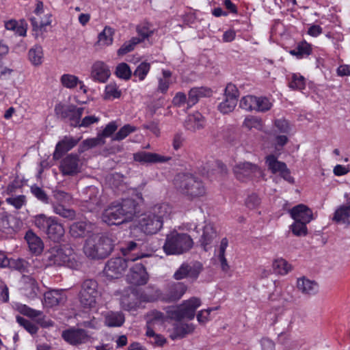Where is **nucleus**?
Here are the masks:
<instances>
[{
    "instance_id": "obj_1",
    "label": "nucleus",
    "mask_w": 350,
    "mask_h": 350,
    "mask_svg": "<svg viewBox=\"0 0 350 350\" xmlns=\"http://www.w3.org/2000/svg\"><path fill=\"white\" fill-rule=\"evenodd\" d=\"M137 204L132 199L110 204L103 213L102 220L108 225H119L133 219L136 216Z\"/></svg>"
},
{
    "instance_id": "obj_2",
    "label": "nucleus",
    "mask_w": 350,
    "mask_h": 350,
    "mask_svg": "<svg viewBox=\"0 0 350 350\" xmlns=\"http://www.w3.org/2000/svg\"><path fill=\"white\" fill-rule=\"evenodd\" d=\"M172 212L167 204H157L140 215L138 221L139 230L146 234H157L163 228V220Z\"/></svg>"
},
{
    "instance_id": "obj_3",
    "label": "nucleus",
    "mask_w": 350,
    "mask_h": 350,
    "mask_svg": "<svg viewBox=\"0 0 350 350\" xmlns=\"http://www.w3.org/2000/svg\"><path fill=\"white\" fill-rule=\"evenodd\" d=\"M116 241L112 234H93L86 240L83 251L92 259L105 258L112 252Z\"/></svg>"
},
{
    "instance_id": "obj_4",
    "label": "nucleus",
    "mask_w": 350,
    "mask_h": 350,
    "mask_svg": "<svg viewBox=\"0 0 350 350\" xmlns=\"http://www.w3.org/2000/svg\"><path fill=\"white\" fill-rule=\"evenodd\" d=\"M140 297L142 301L152 302L161 299L165 302H173L180 299L187 291L183 282H173L167 284L163 291L158 288H148Z\"/></svg>"
},
{
    "instance_id": "obj_5",
    "label": "nucleus",
    "mask_w": 350,
    "mask_h": 350,
    "mask_svg": "<svg viewBox=\"0 0 350 350\" xmlns=\"http://www.w3.org/2000/svg\"><path fill=\"white\" fill-rule=\"evenodd\" d=\"M33 222L51 241L57 243L63 241L65 229L56 217H48L43 213L38 214L33 217Z\"/></svg>"
},
{
    "instance_id": "obj_6",
    "label": "nucleus",
    "mask_w": 350,
    "mask_h": 350,
    "mask_svg": "<svg viewBox=\"0 0 350 350\" xmlns=\"http://www.w3.org/2000/svg\"><path fill=\"white\" fill-rule=\"evenodd\" d=\"M46 266H66L71 269L77 267L75 254L68 247H53L46 252L43 256Z\"/></svg>"
},
{
    "instance_id": "obj_7",
    "label": "nucleus",
    "mask_w": 350,
    "mask_h": 350,
    "mask_svg": "<svg viewBox=\"0 0 350 350\" xmlns=\"http://www.w3.org/2000/svg\"><path fill=\"white\" fill-rule=\"evenodd\" d=\"M176 188L183 194L190 198L202 196L206 189L201 180L189 174H179L174 179Z\"/></svg>"
},
{
    "instance_id": "obj_8",
    "label": "nucleus",
    "mask_w": 350,
    "mask_h": 350,
    "mask_svg": "<svg viewBox=\"0 0 350 350\" xmlns=\"http://www.w3.org/2000/svg\"><path fill=\"white\" fill-rule=\"evenodd\" d=\"M193 245V239L187 234L172 232L167 235L163 248L166 254L174 255L189 251Z\"/></svg>"
},
{
    "instance_id": "obj_9",
    "label": "nucleus",
    "mask_w": 350,
    "mask_h": 350,
    "mask_svg": "<svg viewBox=\"0 0 350 350\" xmlns=\"http://www.w3.org/2000/svg\"><path fill=\"white\" fill-rule=\"evenodd\" d=\"M84 108L73 105L58 103L55 107L56 116L69 123L71 126L77 127L83 113Z\"/></svg>"
},
{
    "instance_id": "obj_10",
    "label": "nucleus",
    "mask_w": 350,
    "mask_h": 350,
    "mask_svg": "<svg viewBox=\"0 0 350 350\" xmlns=\"http://www.w3.org/2000/svg\"><path fill=\"white\" fill-rule=\"evenodd\" d=\"M100 295L98 284L94 280H85L81 284L79 300L85 308H93L96 306V299Z\"/></svg>"
},
{
    "instance_id": "obj_11",
    "label": "nucleus",
    "mask_w": 350,
    "mask_h": 350,
    "mask_svg": "<svg viewBox=\"0 0 350 350\" xmlns=\"http://www.w3.org/2000/svg\"><path fill=\"white\" fill-rule=\"evenodd\" d=\"M139 256L135 258L128 257L126 259L122 257L113 258L109 260L105 267L104 272L110 278H118L122 275L129 266V262H133Z\"/></svg>"
},
{
    "instance_id": "obj_12",
    "label": "nucleus",
    "mask_w": 350,
    "mask_h": 350,
    "mask_svg": "<svg viewBox=\"0 0 350 350\" xmlns=\"http://www.w3.org/2000/svg\"><path fill=\"white\" fill-rule=\"evenodd\" d=\"M103 204L99 189L94 186L85 188L82 200V206L88 211H95L100 208Z\"/></svg>"
},
{
    "instance_id": "obj_13",
    "label": "nucleus",
    "mask_w": 350,
    "mask_h": 350,
    "mask_svg": "<svg viewBox=\"0 0 350 350\" xmlns=\"http://www.w3.org/2000/svg\"><path fill=\"white\" fill-rule=\"evenodd\" d=\"M82 163L77 154H69L60 163L59 170L64 176H75L81 172Z\"/></svg>"
},
{
    "instance_id": "obj_14",
    "label": "nucleus",
    "mask_w": 350,
    "mask_h": 350,
    "mask_svg": "<svg viewBox=\"0 0 350 350\" xmlns=\"http://www.w3.org/2000/svg\"><path fill=\"white\" fill-rule=\"evenodd\" d=\"M233 172L237 178L241 181L252 178L256 174L260 173L259 167L250 162L237 164L233 168Z\"/></svg>"
},
{
    "instance_id": "obj_15",
    "label": "nucleus",
    "mask_w": 350,
    "mask_h": 350,
    "mask_svg": "<svg viewBox=\"0 0 350 350\" xmlns=\"http://www.w3.org/2000/svg\"><path fill=\"white\" fill-rule=\"evenodd\" d=\"M127 280L133 285H144L148 282V275L144 266L139 262L131 267L130 272L127 275Z\"/></svg>"
},
{
    "instance_id": "obj_16",
    "label": "nucleus",
    "mask_w": 350,
    "mask_h": 350,
    "mask_svg": "<svg viewBox=\"0 0 350 350\" xmlns=\"http://www.w3.org/2000/svg\"><path fill=\"white\" fill-rule=\"evenodd\" d=\"M62 336L65 341L72 345H79L87 342L90 336L83 329H69L62 332Z\"/></svg>"
},
{
    "instance_id": "obj_17",
    "label": "nucleus",
    "mask_w": 350,
    "mask_h": 350,
    "mask_svg": "<svg viewBox=\"0 0 350 350\" xmlns=\"http://www.w3.org/2000/svg\"><path fill=\"white\" fill-rule=\"evenodd\" d=\"M111 75L109 67L102 61L95 62L91 67L90 78L95 82L105 83Z\"/></svg>"
},
{
    "instance_id": "obj_18",
    "label": "nucleus",
    "mask_w": 350,
    "mask_h": 350,
    "mask_svg": "<svg viewBox=\"0 0 350 350\" xmlns=\"http://www.w3.org/2000/svg\"><path fill=\"white\" fill-rule=\"evenodd\" d=\"M202 270L200 263H195L193 265L183 264L174 273V278L177 280H182L185 278H197Z\"/></svg>"
},
{
    "instance_id": "obj_19",
    "label": "nucleus",
    "mask_w": 350,
    "mask_h": 350,
    "mask_svg": "<svg viewBox=\"0 0 350 350\" xmlns=\"http://www.w3.org/2000/svg\"><path fill=\"white\" fill-rule=\"evenodd\" d=\"M133 159L141 163H154L167 162L171 159V157L157 153L141 151L133 154Z\"/></svg>"
},
{
    "instance_id": "obj_20",
    "label": "nucleus",
    "mask_w": 350,
    "mask_h": 350,
    "mask_svg": "<svg viewBox=\"0 0 350 350\" xmlns=\"http://www.w3.org/2000/svg\"><path fill=\"white\" fill-rule=\"evenodd\" d=\"M79 139H75L71 136H64V138L56 144L53 152V159H59L64 154L72 149L79 142Z\"/></svg>"
},
{
    "instance_id": "obj_21",
    "label": "nucleus",
    "mask_w": 350,
    "mask_h": 350,
    "mask_svg": "<svg viewBox=\"0 0 350 350\" xmlns=\"http://www.w3.org/2000/svg\"><path fill=\"white\" fill-rule=\"evenodd\" d=\"M289 212L294 221L310 223L313 219L312 210L303 204L294 206Z\"/></svg>"
},
{
    "instance_id": "obj_22",
    "label": "nucleus",
    "mask_w": 350,
    "mask_h": 350,
    "mask_svg": "<svg viewBox=\"0 0 350 350\" xmlns=\"http://www.w3.org/2000/svg\"><path fill=\"white\" fill-rule=\"evenodd\" d=\"M21 282L23 283L22 293L29 299H34L39 291L36 280L30 276L23 275Z\"/></svg>"
},
{
    "instance_id": "obj_23",
    "label": "nucleus",
    "mask_w": 350,
    "mask_h": 350,
    "mask_svg": "<svg viewBox=\"0 0 350 350\" xmlns=\"http://www.w3.org/2000/svg\"><path fill=\"white\" fill-rule=\"evenodd\" d=\"M201 306V300L198 297H191L187 300L184 301L180 307L182 312L185 319L191 320L194 318L196 310Z\"/></svg>"
},
{
    "instance_id": "obj_24",
    "label": "nucleus",
    "mask_w": 350,
    "mask_h": 350,
    "mask_svg": "<svg viewBox=\"0 0 350 350\" xmlns=\"http://www.w3.org/2000/svg\"><path fill=\"white\" fill-rule=\"evenodd\" d=\"M44 303L49 307H53L66 302V296L63 290H51L44 294Z\"/></svg>"
},
{
    "instance_id": "obj_25",
    "label": "nucleus",
    "mask_w": 350,
    "mask_h": 350,
    "mask_svg": "<svg viewBox=\"0 0 350 350\" xmlns=\"http://www.w3.org/2000/svg\"><path fill=\"white\" fill-rule=\"evenodd\" d=\"M205 125V120L204 116L199 112H196L189 115L185 120V128L191 131L202 129Z\"/></svg>"
},
{
    "instance_id": "obj_26",
    "label": "nucleus",
    "mask_w": 350,
    "mask_h": 350,
    "mask_svg": "<svg viewBox=\"0 0 350 350\" xmlns=\"http://www.w3.org/2000/svg\"><path fill=\"white\" fill-rule=\"evenodd\" d=\"M146 329H154L156 325H161L167 321V317L163 312L157 310L149 311L145 316Z\"/></svg>"
},
{
    "instance_id": "obj_27",
    "label": "nucleus",
    "mask_w": 350,
    "mask_h": 350,
    "mask_svg": "<svg viewBox=\"0 0 350 350\" xmlns=\"http://www.w3.org/2000/svg\"><path fill=\"white\" fill-rule=\"evenodd\" d=\"M92 230L91 223L80 221L74 222L70 226L69 232L72 237L80 238L86 236Z\"/></svg>"
},
{
    "instance_id": "obj_28",
    "label": "nucleus",
    "mask_w": 350,
    "mask_h": 350,
    "mask_svg": "<svg viewBox=\"0 0 350 350\" xmlns=\"http://www.w3.org/2000/svg\"><path fill=\"white\" fill-rule=\"evenodd\" d=\"M25 239L32 253L39 254L42 252L44 247L43 242L32 230H29L26 232Z\"/></svg>"
},
{
    "instance_id": "obj_29",
    "label": "nucleus",
    "mask_w": 350,
    "mask_h": 350,
    "mask_svg": "<svg viewBox=\"0 0 350 350\" xmlns=\"http://www.w3.org/2000/svg\"><path fill=\"white\" fill-rule=\"evenodd\" d=\"M217 237V232L213 226L208 223L203 226V233L200 240L201 245L205 251H207L209 246L213 243L214 239Z\"/></svg>"
},
{
    "instance_id": "obj_30",
    "label": "nucleus",
    "mask_w": 350,
    "mask_h": 350,
    "mask_svg": "<svg viewBox=\"0 0 350 350\" xmlns=\"http://www.w3.org/2000/svg\"><path fill=\"white\" fill-rule=\"evenodd\" d=\"M195 329V325L192 323H176L173 327V332L170 335L172 340L183 338L187 334H191Z\"/></svg>"
},
{
    "instance_id": "obj_31",
    "label": "nucleus",
    "mask_w": 350,
    "mask_h": 350,
    "mask_svg": "<svg viewBox=\"0 0 350 350\" xmlns=\"http://www.w3.org/2000/svg\"><path fill=\"white\" fill-rule=\"evenodd\" d=\"M105 325L109 327H121L124 323V315L121 312L108 311L104 314Z\"/></svg>"
},
{
    "instance_id": "obj_32",
    "label": "nucleus",
    "mask_w": 350,
    "mask_h": 350,
    "mask_svg": "<svg viewBox=\"0 0 350 350\" xmlns=\"http://www.w3.org/2000/svg\"><path fill=\"white\" fill-rule=\"evenodd\" d=\"M297 287L302 293L310 295L316 294L319 290L317 282L304 277L297 280Z\"/></svg>"
},
{
    "instance_id": "obj_33",
    "label": "nucleus",
    "mask_w": 350,
    "mask_h": 350,
    "mask_svg": "<svg viewBox=\"0 0 350 350\" xmlns=\"http://www.w3.org/2000/svg\"><path fill=\"white\" fill-rule=\"evenodd\" d=\"M211 93V89L204 87L191 88L189 92L187 104L191 107L198 103L200 98L209 96Z\"/></svg>"
},
{
    "instance_id": "obj_34",
    "label": "nucleus",
    "mask_w": 350,
    "mask_h": 350,
    "mask_svg": "<svg viewBox=\"0 0 350 350\" xmlns=\"http://www.w3.org/2000/svg\"><path fill=\"white\" fill-rule=\"evenodd\" d=\"M114 30L109 26H106L98 34L96 46L105 47L112 44L113 40Z\"/></svg>"
},
{
    "instance_id": "obj_35",
    "label": "nucleus",
    "mask_w": 350,
    "mask_h": 350,
    "mask_svg": "<svg viewBox=\"0 0 350 350\" xmlns=\"http://www.w3.org/2000/svg\"><path fill=\"white\" fill-rule=\"evenodd\" d=\"M334 220L338 224L350 225V205L341 206L334 213Z\"/></svg>"
},
{
    "instance_id": "obj_36",
    "label": "nucleus",
    "mask_w": 350,
    "mask_h": 350,
    "mask_svg": "<svg viewBox=\"0 0 350 350\" xmlns=\"http://www.w3.org/2000/svg\"><path fill=\"white\" fill-rule=\"evenodd\" d=\"M265 163L268 170H270L272 174L280 173L282 170L285 169V166L286 165L285 163L278 161L273 154H269L266 157Z\"/></svg>"
},
{
    "instance_id": "obj_37",
    "label": "nucleus",
    "mask_w": 350,
    "mask_h": 350,
    "mask_svg": "<svg viewBox=\"0 0 350 350\" xmlns=\"http://www.w3.org/2000/svg\"><path fill=\"white\" fill-rule=\"evenodd\" d=\"M273 271L280 275H286L292 269V266L284 259L278 258L273 262Z\"/></svg>"
},
{
    "instance_id": "obj_38",
    "label": "nucleus",
    "mask_w": 350,
    "mask_h": 350,
    "mask_svg": "<svg viewBox=\"0 0 350 350\" xmlns=\"http://www.w3.org/2000/svg\"><path fill=\"white\" fill-rule=\"evenodd\" d=\"M312 52V47L310 44L306 41H302L297 44V47L291 51V53L299 58L308 56Z\"/></svg>"
},
{
    "instance_id": "obj_39",
    "label": "nucleus",
    "mask_w": 350,
    "mask_h": 350,
    "mask_svg": "<svg viewBox=\"0 0 350 350\" xmlns=\"http://www.w3.org/2000/svg\"><path fill=\"white\" fill-rule=\"evenodd\" d=\"M137 131V127L127 124L121 127L119 131L112 136L113 141H122L129 136L131 133Z\"/></svg>"
},
{
    "instance_id": "obj_40",
    "label": "nucleus",
    "mask_w": 350,
    "mask_h": 350,
    "mask_svg": "<svg viewBox=\"0 0 350 350\" xmlns=\"http://www.w3.org/2000/svg\"><path fill=\"white\" fill-rule=\"evenodd\" d=\"M243 126L249 130L255 129L260 131L263 128V124L261 118L256 116H248L245 118L243 122Z\"/></svg>"
},
{
    "instance_id": "obj_41",
    "label": "nucleus",
    "mask_w": 350,
    "mask_h": 350,
    "mask_svg": "<svg viewBox=\"0 0 350 350\" xmlns=\"http://www.w3.org/2000/svg\"><path fill=\"white\" fill-rule=\"evenodd\" d=\"M53 212L60 215L62 217L68 219H74L76 216L75 211L72 209L66 208L64 206L60 204H52Z\"/></svg>"
},
{
    "instance_id": "obj_42",
    "label": "nucleus",
    "mask_w": 350,
    "mask_h": 350,
    "mask_svg": "<svg viewBox=\"0 0 350 350\" xmlns=\"http://www.w3.org/2000/svg\"><path fill=\"white\" fill-rule=\"evenodd\" d=\"M146 336L149 338V342L155 346L161 347L166 342V339L162 335L156 334L154 329H146Z\"/></svg>"
},
{
    "instance_id": "obj_43",
    "label": "nucleus",
    "mask_w": 350,
    "mask_h": 350,
    "mask_svg": "<svg viewBox=\"0 0 350 350\" xmlns=\"http://www.w3.org/2000/svg\"><path fill=\"white\" fill-rule=\"evenodd\" d=\"M31 25L32 26L33 31H42L47 25H49L51 23L50 16H48L45 20H42L40 16H31L30 18Z\"/></svg>"
},
{
    "instance_id": "obj_44",
    "label": "nucleus",
    "mask_w": 350,
    "mask_h": 350,
    "mask_svg": "<svg viewBox=\"0 0 350 350\" xmlns=\"http://www.w3.org/2000/svg\"><path fill=\"white\" fill-rule=\"evenodd\" d=\"M237 104V100L225 97L224 100L218 105L217 109L221 113L227 114L234 109Z\"/></svg>"
},
{
    "instance_id": "obj_45",
    "label": "nucleus",
    "mask_w": 350,
    "mask_h": 350,
    "mask_svg": "<svg viewBox=\"0 0 350 350\" xmlns=\"http://www.w3.org/2000/svg\"><path fill=\"white\" fill-rule=\"evenodd\" d=\"M288 86L293 90H304L306 87V79L300 74L293 73L289 81Z\"/></svg>"
},
{
    "instance_id": "obj_46",
    "label": "nucleus",
    "mask_w": 350,
    "mask_h": 350,
    "mask_svg": "<svg viewBox=\"0 0 350 350\" xmlns=\"http://www.w3.org/2000/svg\"><path fill=\"white\" fill-rule=\"evenodd\" d=\"M256 102V96L246 95L241 98L239 107L247 111H255Z\"/></svg>"
},
{
    "instance_id": "obj_47",
    "label": "nucleus",
    "mask_w": 350,
    "mask_h": 350,
    "mask_svg": "<svg viewBox=\"0 0 350 350\" xmlns=\"http://www.w3.org/2000/svg\"><path fill=\"white\" fill-rule=\"evenodd\" d=\"M43 57L42 49L40 46H35L29 51V58L31 62L36 66L42 64Z\"/></svg>"
},
{
    "instance_id": "obj_48",
    "label": "nucleus",
    "mask_w": 350,
    "mask_h": 350,
    "mask_svg": "<svg viewBox=\"0 0 350 350\" xmlns=\"http://www.w3.org/2000/svg\"><path fill=\"white\" fill-rule=\"evenodd\" d=\"M256 100L255 111L264 113L268 111L272 107V103L267 97L256 96Z\"/></svg>"
},
{
    "instance_id": "obj_49",
    "label": "nucleus",
    "mask_w": 350,
    "mask_h": 350,
    "mask_svg": "<svg viewBox=\"0 0 350 350\" xmlns=\"http://www.w3.org/2000/svg\"><path fill=\"white\" fill-rule=\"evenodd\" d=\"M150 69V64L143 62L140 63L133 72V76L142 81L145 79Z\"/></svg>"
},
{
    "instance_id": "obj_50",
    "label": "nucleus",
    "mask_w": 350,
    "mask_h": 350,
    "mask_svg": "<svg viewBox=\"0 0 350 350\" xmlns=\"http://www.w3.org/2000/svg\"><path fill=\"white\" fill-rule=\"evenodd\" d=\"M141 42L139 38L133 37L129 41L124 42L120 48L118 50L117 54L120 56L124 55L132 51L135 46Z\"/></svg>"
},
{
    "instance_id": "obj_51",
    "label": "nucleus",
    "mask_w": 350,
    "mask_h": 350,
    "mask_svg": "<svg viewBox=\"0 0 350 350\" xmlns=\"http://www.w3.org/2000/svg\"><path fill=\"white\" fill-rule=\"evenodd\" d=\"M60 82L64 87L68 89H73L78 85L79 79L75 75L64 74L60 78Z\"/></svg>"
},
{
    "instance_id": "obj_52",
    "label": "nucleus",
    "mask_w": 350,
    "mask_h": 350,
    "mask_svg": "<svg viewBox=\"0 0 350 350\" xmlns=\"http://www.w3.org/2000/svg\"><path fill=\"white\" fill-rule=\"evenodd\" d=\"M115 73L118 78L124 80L129 79L132 75V72L129 66L124 62L119 64L116 66Z\"/></svg>"
},
{
    "instance_id": "obj_53",
    "label": "nucleus",
    "mask_w": 350,
    "mask_h": 350,
    "mask_svg": "<svg viewBox=\"0 0 350 350\" xmlns=\"http://www.w3.org/2000/svg\"><path fill=\"white\" fill-rule=\"evenodd\" d=\"M5 202L15 208L20 209L26 204L27 199L25 195H11L5 199Z\"/></svg>"
},
{
    "instance_id": "obj_54",
    "label": "nucleus",
    "mask_w": 350,
    "mask_h": 350,
    "mask_svg": "<svg viewBox=\"0 0 350 350\" xmlns=\"http://www.w3.org/2000/svg\"><path fill=\"white\" fill-rule=\"evenodd\" d=\"M10 266L15 270L20 271L21 273H29L30 272V265L29 263L23 258H18L12 260L10 262Z\"/></svg>"
},
{
    "instance_id": "obj_55",
    "label": "nucleus",
    "mask_w": 350,
    "mask_h": 350,
    "mask_svg": "<svg viewBox=\"0 0 350 350\" xmlns=\"http://www.w3.org/2000/svg\"><path fill=\"white\" fill-rule=\"evenodd\" d=\"M31 193L38 200L44 204H49V198L45 191L37 185H33L30 187Z\"/></svg>"
},
{
    "instance_id": "obj_56",
    "label": "nucleus",
    "mask_w": 350,
    "mask_h": 350,
    "mask_svg": "<svg viewBox=\"0 0 350 350\" xmlns=\"http://www.w3.org/2000/svg\"><path fill=\"white\" fill-rule=\"evenodd\" d=\"M105 94L106 99L118 98L121 96V90L116 83H110L105 87Z\"/></svg>"
},
{
    "instance_id": "obj_57",
    "label": "nucleus",
    "mask_w": 350,
    "mask_h": 350,
    "mask_svg": "<svg viewBox=\"0 0 350 350\" xmlns=\"http://www.w3.org/2000/svg\"><path fill=\"white\" fill-rule=\"evenodd\" d=\"M16 322L24 329L28 332L30 334L34 335L38 331V327L33 323L29 321V320L21 317L16 316Z\"/></svg>"
},
{
    "instance_id": "obj_58",
    "label": "nucleus",
    "mask_w": 350,
    "mask_h": 350,
    "mask_svg": "<svg viewBox=\"0 0 350 350\" xmlns=\"http://www.w3.org/2000/svg\"><path fill=\"white\" fill-rule=\"evenodd\" d=\"M16 309L21 314L31 318L38 317L42 314V311L34 310L25 304H18Z\"/></svg>"
},
{
    "instance_id": "obj_59",
    "label": "nucleus",
    "mask_w": 350,
    "mask_h": 350,
    "mask_svg": "<svg viewBox=\"0 0 350 350\" xmlns=\"http://www.w3.org/2000/svg\"><path fill=\"white\" fill-rule=\"evenodd\" d=\"M307 224L306 222L294 221L291 226L293 233L297 237L306 236L308 234Z\"/></svg>"
},
{
    "instance_id": "obj_60",
    "label": "nucleus",
    "mask_w": 350,
    "mask_h": 350,
    "mask_svg": "<svg viewBox=\"0 0 350 350\" xmlns=\"http://www.w3.org/2000/svg\"><path fill=\"white\" fill-rule=\"evenodd\" d=\"M167 319H170L176 321H181L185 318L182 312L180 305L177 307H170L167 310Z\"/></svg>"
},
{
    "instance_id": "obj_61",
    "label": "nucleus",
    "mask_w": 350,
    "mask_h": 350,
    "mask_svg": "<svg viewBox=\"0 0 350 350\" xmlns=\"http://www.w3.org/2000/svg\"><path fill=\"white\" fill-rule=\"evenodd\" d=\"M137 31L138 34L142 37L140 38L141 42L146 38H148L154 33V30L150 28L149 25L148 23L139 25L137 27Z\"/></svg>"
},
{
    "instance_id": "obj_62",
    "label": "nucleus",
    "mask_w": 350,
    "mask_h": 350,
    "mask_svg": "<svg viewBox=\"0 0 350 350\" xmlns=\"http://www.w3.org/2000/svg\"><path fill=\"white\" fill-rule=\"evenodd\" d=\"M105 140L100 135L97 137L85 139L83 142V146L85 149H89L96 146L103 145Z\"/></svg>"
},
{
    "instance_id": "obj_63",
    "label": "nucleus",
    "mask_w": 350,
    "mask_h": 350,
    "mask_svg": "<svg viewBox=\"0 0 350 350\" xmlns=\"http://www.w3.org/2000/svg\"><path fill=\"white\" fill-rule=\"evenodd\" d=\"M274 125L278 131L283 134H288L291 129L288 122L284 119L275 120Z\"/></svg>"
},
{
    "instance_id": "obj_64",
    "label": "nucleus",
    "mask_w": 350,
    "mask_h": 350,
    "mask_svg": "<svg viewBox=\"0 0 350 350\" xmlns=\"http://www.w3.org/2000/svg\"><path fill=\"white\" fill-rule=\"evenodd\" d=\"M260 199L256 194H251L245 200V205L250 209H255L259 206Z\"/></svg>"
}]
</instances>
